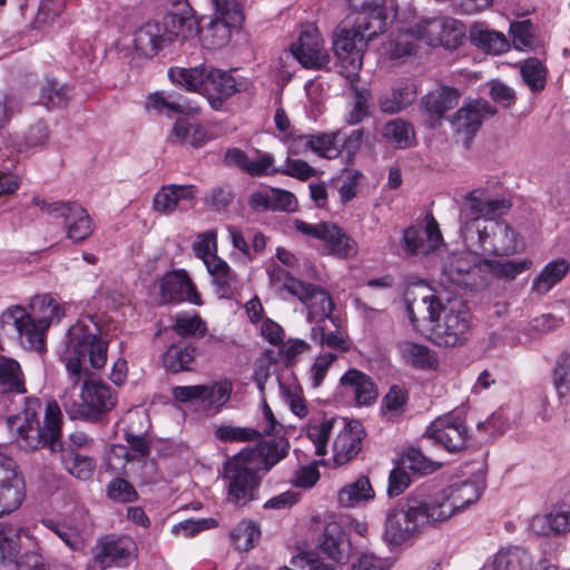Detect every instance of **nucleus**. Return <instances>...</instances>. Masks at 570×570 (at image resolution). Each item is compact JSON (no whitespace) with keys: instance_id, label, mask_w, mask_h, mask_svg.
<instances>
[{"instance_id":"1","label":"nucleus","mask_w":570,"mask_h":570,"mask_svg":"<svg viewBox=\"0 0 570 570\" xmlns=\"http://www.w3.org/2000/svg\"><path fill=\"white\" fill-rule=\"evenodd\" d=\"M415 297L412 302L407 298V313L415 323V312L425 311L430 322V338L439 346H456L468 340L471 324V314L465 303L449 292H432Z\"/></svg>"},{"instance_id":"2","label":"nucleus","mask_w":570,"mask_h":570,"mask_svg":"<svg viewBox=\"0 0 570 570\" xmlns=\"http://www.w3.org/2000/svg\"><path fill=\"white\" fill-rule=\"evenodd\" d=\"M108 342L99 335L94 316L78 320L67 332L60 358L66 365L69 380L76 387L89 373L83 366L86 360L92 368L100 370L107 363Z\"/></svg>"},{"instance_id":"3","label":"nucleus","mask_w":570,"mask_h":570,"mask_svg":"<svg viewBox=\"0 0 570 570\" xmlns=\"http://www.w3.org/2000/svg\"><path fill=\"white\" fill-rule=\"evenodd\" d=\"M42 410L38 397H26L21 412L8 419V425L21 446L38 449L49 445L51 450L60 448L62 413L57 402L46 404L43 425H40L39 414Z\"/></svg>"},{"instance_id":"4","label":"nucleus","mask_w":570,"mask_h":570,"mask_svg":"<svg viewBox=\"0 0 570 570\" xmlns=\"http://www.w3.org/2000/svg\"><path fill=\"white\" fill-rule=\"evenodd\" d=\"M482 491L480 482L459 481L412 500L424 527H438L475 503Z\"/></svg>"},{"instance_id":"5","label":"nucleus","mask_w":570,"mask_h":570,"mask_svg":"<svg viewBox=\"0 0 570 570\" xmlns=\"http://www.w3.org/2000/svg\"><path fill=\"white\" fill-rule=\"evenodd\" d=\"M337 430L333 443L334 462L343 465L352 460L361 450L364 435L358 421L346 422L344 419H314L306 428V435L314 445V453L324 456L327 452L330 434Z\"/></svg>"},{"instance_id":"6","label":"nucleus","mask_w":570,"mask_h":570,"mask_svg":"<svg viewBox=\"0 0 570 570\" xmlns=\"http://www.w3.org/2000/svg\"><path fill=\"white\" fill-rule=\"evenodd\" d=\"M269 284L278 296L286 298V295L296 297L307 309L309 323L317 320L324 321L331 317L334 307L331 295L311 283H305L292 276L281 266H274L268 271Z\"/></svg>"},{"instance_id":"7","label":"nucleus","mask_w":570,"mask_h":570,"mask_svg":"<svg viewBox=\"0 0 570 570\" xmlns=\"http://www.w3.org/2000/svg\"><path fill=\"white\" fill-rule=\"evenodd\" d=\"M262 478L263 473L255 469L248 453L238 452L224 466L226 500L240 508L257 500Z\"/></svg>"},{"instance_id":"8","label":"nucleus","mask_w":570,"mask_h":570,"mask_svg":"<svg viewBox=\"0 0 570 570\" xmlns=\"http://www.w3.org/2000/svg\"><path fill=\"white\" fill-rule=\"evenodd\" d=\"M318 548L331 561L325 562L312 553H306L292 558V563L302 570H336L337 564L347 561L351 544L338 522L326 523Z\"/></svg>"},{"instance_id":"9","label":"nucleus","mask_w":570,"mask_h":570,"mask_svg":"<svg viewBox=\"0 0 570 570\" xmlns=\"http://www.w3.org/2000/svg\"><path fill=\"white\" fill-rule=\"evenodd\" d=\"M368 41L353 24H341L335 31L333 50L338 60V71L352 82L356 80L362 68L363 53L367 48Z\"/></svg>"},{"instance_id":"10","label":"nucleus","mask_w":570,"mask_h":570,"mask_svg":"<svg viewBox=\"0 0 570 570\" xmlns=\"http://www.w3.org/2000/svg\"><path fill=\"white\" fill-rule=\"evenodd\" d=\"M471 232L462 238L465 246H476L483 254L503 256L519 250L517 234L505 222L485 220L484 225Z\"/></svg>"},{"instance_id":"11","label":"nucleus","mask_w":570,"mask_h":570,"mask_svg":"<svg viewBox=\"0 0 570 570\" xmlns=\"http://www.w3.org/2000/svg\"><path fill=\"white\" fill-rule=\"evenodd\" d=\"M32 204L53 218H63L66 235L73 242L86 239L94 230L88 212L76 202H47L36 196Z\"/></svg>"},{"instance_id":"12","label":"nucleus","mask_w":570,"mask_h":570,"mask_svg":"<svg viewBox=\"0 0 570 570\" xmlns=\"http://www.w3.org/2000/svg\"><path fill=\"white\" fill-rule=\"evenodd\" d=\"M80 396V404L69 405L68 402H63L65 410L72 419L97 420L116 405L114 391L102 381L86 379L81 386Z\"/></svg>"},{"instance_id":"13","label":"nucleus","mask_w":570,"mask_h":570,"mask_svg":"<svg viewBox=\"0 0 570 570\" xmlns=\"http://www.w3.org/2000/svg\"><path fill=\"white\" fill-rule=\"evenodd\" d=\"M356 8L353 26L370 41L384 33L395 18L394 0H351Z\"/></svg>"},{"instance_id":"14","label":"nucleus","mask_w":570,"mask_h":570,"mask_svg":"<svg viewBox=\"0 0 570 570\" xmlns=\"http://www.w3.org/2000/svg\"><path fill=\"white\" fill-rule=\"evenodd\" d=\"M423 529L422 517L410 498L386 513L383 538L392 546H401Z\"/></svg>"},{"instance_id":"15","label":"nucleus","mask_w":570,"mask_h":570,"mask_svg":"<svg viewBox=\"0 0 570 570\" xmlns=\"http://www.w3.org/2000/svg\"><path fill=\"white\" fill-rule=\"evenodd\" d=\"M212 3L217 18L208 23L203 38L208 47L216 49L229 41L232 28L239 26L244 16L238 0H212Z\"/></svg>"},{"instance_id":"16","label":"nucleus","mask_w":570,"mask_h":570,"mask_svg":"<svg viewBox=\"0 0 570 570\" xmlns=\"http://www.w3.org/2000/svg\"><path fill=\"white\" fill-rule=\"evenodd\" d=\"M466 208L462 209L461 219V237L465 234L472 233L476 228L484 225L485 220L493 219L501 208L504 207V202L494 198L491 194L482 188L474 189L465 196Z\"/></svg>"},{"instance_id":"17","label":"nucleus","mask_w":570,"mask_h":570,"mask_svg":"<svg viewBox=\"0 0 570 570\" xmlns=\"http://www.w3.org/2000/svg\"><path fill=\"white\" fill-rule=\"evenodd\" d=\"M2 323L12 325L21 344L32 351H43L45 336L48 323L45 320H35L31 314L20 305L8 307L1 315Z\"/></svg>"},{"instance_id":"18","label":"nucleus","mask_w":570,"mask_h":570,"mask_svg":"<svg viewBox=\"0 0 570 570\" xmlns=\"http://www.w3.org/2000/svg\"><path fill=\"white\" fill-rule=\"evenodd\" d=\"M295 228L306 236L323 240L328 252L335 256L347 258L357 254V245L337 225L331 223L309 224L296 219Z\"/></svg>"},{"instance_id":"19","label":"nucleus","mask_w":570,"mask_h":570,"mask_svg":"<svg viewBox=\"0 0 570 570\" xmlns=\"http://www.w3.org/2000/svg\"><path fill=\"white\" fill-rule=\"evenodd\" d=\"M262 419L255 428L223 424L215 430V438L220 442H254L264 435L278 434L282 425L274 416L265 399L262 400Z\"/></svg>"},{"instance_id":"20","label":"nucleus","mask_w":570,"mask_h":570,"mask_svg":"<svg viewBox=\"0 0 570 570\" xmlns=\"http://www.w3.org/2000/svg\"><path fill=\"white\" fill-rule=\"evenodd\" d=\"M424 435L449 452H456L465 446L468 431L464 419L459 413L450 412L436 417Z\"/></svg>"},{"instance_id":"21","label":"nucleus","mask_w":570,"mask_h":570,"mask_svg":"<svg viewBox=\"0 0 570 570\" xmlns=\"http://www.w3.org/2000/svg\"><path fill=\"white\" fill-rule=\"evenodd\" d=\"M26 498L23 476L14 461L0 453V517L17 510Z\"/></svg>"},{"instance_id":"22","label":"nucleus","mask_w":570,"mask_h":570,"mask_svg":"<svg viewBox=\"0 0 570 570\" xmlns=\"http://www.w3.org/2000/svg\"><path fill=\"white\" fill-rule=\"evenodd\" d=\"M292 53L305 68L322 69L330 63L325 42L314 24L303 27L297 42L292 46Z\"/></svg>"},{"instance_id":"23","label":"nucleus","mask_w":570,"mask_h":570,"mask_svg":"<svg viewBox=\"0 0 570 570\" xmlns=\"http://www.w3.org/2000/svg\"><path fill=\"white\" fill-rule=\"evenodd\" d=\"M495 112V108L487 100L475 99L465 102L450 118V122L458 138L468 146L473 136L480 129L484 118L493 116Z\"/></svg>"},{"instance_id":"24","label":"nucleus","mask_w":570,"mask_h":570,"mask_svg":"<svg viewBox=\"0 0 570 570\" xmlns=\"http://www.w3.org/2000/svg\"><path fill=\"white\" fill-rule=\"evenodd\" d=\"M482 570H558L548 560L537 559L529 550L513 546L500 549Z\"/></svg>"},{"instance_id":"25","label":"nucleus","mask_w":570,"mask_h":570,"mask_svg":"<svg viewBox=\"0 0 570 570\" xmlns=\"http://www.w3.org/2000/svg\"><path fill=\"white\" fill-rule=\"evenodd\" d=\"M443 245L439 224L433 217L426 220L424 228L409 227L403 234V246L411 255H429Z\"/></svg>"},{"instance_id":"26","label":"nucleus","mask_w":570,"mask_h":570,"mask_svg":"<svg viewBox=\"0 0 570 570\" xmlns=\"http://www.w3.org/2000/svg\"><path fill=\"white\" fill-rule=\"evenodd\" d=\"M197 193L195 185H166L155 194L153 207L165 215H170L177 209L185 210L194 206Z\"/></svg>"},{"instance_id":"27","label":"nucleus","mask_w":570,"mask_h":570,"mask_svg":"<svg viewBox=\"0 0 570 570\" xmlns=\"http://www.w3.org/2000/svg\"><path fill=\"white\" fill-rule=\"evenodd\" d=\"M160 296L166 303H179L188 301L200 305V295L184 269L171 271L160 279Z\"/></svg>"},{"instance_id":"28","label":"nucleus","mask_w":570,"mask_h":570,"mask_svg":"<svg viewBox=\"0 0 570 570\" xmlns=\"http://www.w3.org/2000/svg\"><path fill=\"white\" fill-rule=\"evenodd\" d=\"M135 543L130 538L106 537L100 539L94 550L95 560L101 569L124 566L131 557Z\"/></svg>"},{"instance_id":"29","label":"nucleus","mask_w":570,"mask_h":570,"mask_svg":"<svg viewBox=\"0 0 570 570\" xmlns=\"http://www.w3.org/2000/svg\"><path fill=\"white\" fill-rule=\"evenodd\" d=\"M475 268H483L476 246L450 254L442 263L444 275L454 284H465V277Z\"/></svg>"},{"instance_id":"30","label":"nucleus","mask_w":570,"mask_h":570,"mask_svg":"<svg viewBox=\"0 0 570 570\" xmlns=\"http://www.w3.org/2000/svg\"><path fill=\"white\" fill-rule=\"evenodd\" d=\"M240 452H247L255 469L264 474L287 455L288 442L284 438H276L245 448Z\"/></svg>"},{"instance_id":"31","label":"nucleus","mask_w":570,"mask_h":570,"mask_svg":"<svg viewBox=\"0 0 570 570\" xmlns=\"http://www.w3.org/2000/svg\"><path fill=\"white\" fill-rule=\"evenodd\" d=\"M170 42V37L165 28L149 21L136 30L134 36V48L142 57L149 58L156 55Z\"/></svg>"},{"instance_id":"32","label":"nucleus","mask_w":570,"mask_h":570,"mask_svg":"<svg viewBox=\"0 0 570 570\" xmlns=\"http://www.w3.org/2000/svg\"><path fill=\"white\" fill-rule=\"evenodd\" d=\"M340 382L345 393L353 395L358 405L372 404L377 397V389L372 379L356 368L345 372Z\"/></svg>"},{"instance_id":"33","label":"nucleus","mask_w":570,"mask_h":570,"mask_svg":"<svg viewBox=\"0 0 570 570\" xmlns=\"http://www.w3.org/2000/svg\"><path fill=\"white\" fill-rule=\"evenodd\" d=\"M237 91L235 78L226 71L209 67L204 94L214 109L222 107V99L233 96Z\"/></svg>"},{"instance_id":"34","label":"nucleus","mask_w":570,"mask_h":570,"mask_svg":"<svg viewBox=\"0 0 570 570\" xmlns=\"http://www.w3.org/2000/svg\"><path fill=\"white\" fill-rule=\"evenodd\" d=\"M570 271V263L563 257L547 263L534 277L531 288L539 295L549 293L556 285L568 275Z\"/></svg>"},{"instance_id":"35","label":"nucleus","mask_w":570,"mask_h":570,"mask_svg":"<svg viewBox=\"0 0 570 570\" xmlns=\"http://www.w3.org/2000/svg\"><path fill=\"white\" fill-rule=\"evenodd\" d=\"M469 37L472 43L491 55L503 53L510 48V42L503 33L489 29L484 23L472 24Z\"/></svg>"},{"instance_id":"36","label":"nucleus","mask_w":570,"mask_h":570,"mask_svg":"<svg viewBox=\"0 0 570 570\" xmlns=\"http://www.w3.org/2000/svg\"><path fill=\"white\" fill-rule=\"evenodd\" d=\"M208 139L206 129L200 124H194L186 118H178L168 135V141L174 145L203 146Z\"/></svg>"},{"instance_id":"37","label":"nucleus","mask_w":570,"mask_h":570,"mask_svg":"<svg viewBox=\"0 0 570 570\" xmlns=\"http://www.w3.org/2000/svg\"><path fill=\"white\" fill-rule=\"evenodd\" d=\"M402 362L414 368H432L436 364L435 354L425 345L412 341H401L396 344Z\"/></svg>"},{"instance_id":"38","label":"nucleus","mask_w":570,"mask_h":570,"mask_svg":"<svg viewBox=\"0 0 570 570\" xmlns=\"http://www.w3.org/2000/svg\"><path fill=\"white\" fill-rule=\"evenodd\" d=\"M209 66L199 65L193 68L171 67L168 69L169 79L184 87L188 91H202L205 90L207 81Z\"/></svg>"},{"instance_id":"39","label":"nucleus","mask_w":570,"mask_h":570,"mask_svg":"<svg viewBox=\"0 0 570 570\" xmlns=\"http://www.w3.org/2000/svg\"><path fill=\"white\" fill-rule=\"evenodd\" d=\"M0 392L4 394L27 392L24 374L20 364L13 358L0 357Z\"/></svg>"},{"instance_id":"40","label":"nucleus","mask_w":570,"mask_h":570,"mask_svg":"<svg viewBox=\"0 0 570 570\" xmlns=\"http://www.w3.org/2000/svg\"><path fill=\"white\" fill-rule=\"evenodd\" d=\"M29 307L33 314L40 315V320L47 321L49 328L66 316L68 304L58 302L50 294H41L30 299Z\"/></svg>"},{"instance_id":"41","label":"nucleus","mask_w":570,"mask_h":570,"mask_svg":"<svg viewBox=\"0 0 570 570\" xmlns=\"http://www.w3.org/2000/svg\"><path fill=\"white\" fill-rule=\"evenodd\" d=\"M212 277V283L220 296H227L237 284V275L227 262L220 257L204 264Z\"/></svg>"},{"instance_id":"42","label":"nucleus","mask_w":570,"mask_h":570,"mask_svg":"<svg viewBox=\"0 0 570 570\" xmlns=\"http://www.w3.org/2000/svg\"><path fill=\"white\" fill-rule=\"evenodd\" d=\"M460 97L459 90L451 87H441L428 94L424 104L430 114L440 118L448 110L458 106Z\"/></svg>"},{"instance_id":"43","label":"nucleus","mask_w":570,"mask_h":570,"mask_svg":"<svg viewBox=\"0 0 570 570\" xmlns=\"http://www.w3.org/2000/svg\"><path fill=\"white\" fill-rule=\"evenodd\" d=\"M419 40L412 28V24L407 28L399 30L385 45V53L391 59H401L415 52L419 47Z\"/></svg>"},{"instance_id":"44","label":"nucleus","mask_w":570,"mask_h":570,"mask_svg":"<svg viewBox=\"0 0 570 570\" xmlns=\"http://www.w3.org/2000/svg\"><path fill=\"white\" fill-rule=\"evenodd\" d=\"M374 494V490L368 479L362 476L343 487L338 491L337 500L341 505L350 508L373 499Z\"/></svg>"},{"instance_id":"45","label":"nucleus","mask_w":570,"mask_h":570,"mask_svg":"<svg viewBox=\"0 0 570 570\" xmlns=\"http://www.w3.org/2000/svg\"><path fill=\"white\" fill-rule=\"evenodd\" d=\"M415 99V90L412 82H402L380 99V108L387 114H396Z\"/></svg>"},{"instance_id":"46","label":"nucleus","mask_w":570,"mask_h":570,"mask_svg":"<svg viewBox=\"0 0 570 570\" xmlns=\"http://www.w3.org/2000/svg\"><path fill=\"white\" fill-rule=\"evenodd\" d=\"M532 261L529 258L514 261L484 259L483 268L489 271L494 277L514 279L518 275L529 271L532 267Z\"/></svg>"},{"instance_id":"47","label":"nucleus","mask_w":570,"mask_h":570,"mask_svg":"<svg viewBox=\"0 0 570 570\" xmlns=\"http://www.w3.org/2000/svg\"><path fill=\"white\" fill-rule=\"evenodd\" d=\"M382 136L387 144L401 149L410 147L415 137L412 126L400 118L386 122Z\"/></svg>"},{"instance_id":"48","label":"nucleus","mask_w":570,"mask_h":570,"mask_svg":"<svg viewBox=\"0 0 570 570\" xmlns=\"http://www.w3.org/2000/svg\"><path fill=\"white\" fill-rule=\"evenodd\" d=\"M195 347L190 344H173L164 353V366L175 373L188 371L195 358Z\"/></svg>"},{"instance_id":"49","label":"nucleus","mask_w":570,"mask_h":570,"mask_svg":"<svg viewBox=\"0 0 570 570\" xmlns=\"http://www.w3.org/2000/svg\"><path fill=\"white\" fill-rule=\"evenodd\" d=\"M553 386L562 403L570 402V353L562 352L556 361L552 374Z\"/></svg>"},{"instance_id":"50","label":"nucleus","mask_w":570,"mask_h":570,"mask_svg":"<svg viewBox=\"0 0 570 570\" xmlns=\"http://www.w3.org/2000/svg\"><path fill=\"white\" fill-rule=\"evenodd\" d=\"M166 30V33L170 37V42L173 41V37L189 39L195 37L198 33L197 21L193 16H181L176 13H170L165 19V26H163Z\"/></svg>"},{"instance_id":"51","label":"nucleus","mask_w":570,"mask_h":570,"mask_svg":"<svg viewBox=\"0 0 570 570\" xmlns=\"http://www.w3.org/2000/svg\"><path fill=\"white\" fill-rule=\"evenodd\" d=\"M261 538L258 525L250 520H242L230 532V539L236 550L248 551Z\"/></svg>"},{"instance_id":"52","label":"nucleus","mask_w":570,"mask_h":570,"mask_svg":"<svg viewBox=\"0 0 570 570\" xmlns=\"http://www.w3.org/2000/svg\"><path fill=\"white\" fill-rule=\"evenodd\" d=\"M203 389L202 406L205 409H220L228 402L233 385L228 380H223L209 385L203 384Z\"/></svg>"},{"instance_id":"53","label":"nucleus","mask_w":570,"mask_h":570,"mask_svg":"<svg viewBox=\"0 0 570 570\" xmlns=\"http://www.w3.org/2000/svg\"><path fill=\"white\" fill-rule=\"evenodd\" d=\"M341 130L313 134L312 151L326 159H335L341 155Z\"/></svg>"},{"instance_id":"54","label":"nucleus","mask_w":570,"mask_h":570,"mask_svg":"<svg viewBox=\"0 0 570 570\" xmlns=\"http://www.w3.org/2000/svg\"><path fill=\"white\" fill-rule=\"evenodd\" d=\"M62 463L66 470L79 480H88L95 470V462L91 458L77 454L72 451H65Z\"/></svg>"},{"instance_id":"55","label":"nucleus","mask_w":570,"mask_h":570,"mask_svg":"<svg viewBox=\"0 0 570 570\" xmlns=\"http://www.w3.org/2000/svg\"><path fill=\"white\" fill-rule=\"evenodd\" d=\"M412 28L415 32L419 43L423 42L430 47H438L440 45V17L421 18L412 23Z\"/></svg>"},{"instance_id":"56","label":"nucleus","mask_w":570,"mask_h":570,"mask_svg":"<svg viewBox=\"0 0 570 570\" xmlns=\"http://www.w3.org/2000/svg\"><path fill=\"white\" fill-rule=\"evenodd\" d=\"M441 20V30L440 33V45L448 49L458 48L463 38H464V26L452 18L440 17Z\"/></svg>"},{"instance_id":"57","label":"nucleus","mask_w":570,"mask_h":570,"mask_svg":"<svg viewBox=\"0 0 570 570\" xmlns=\"http://www.w3.org/2000/svg\"><path fill=\"white\" fill-rule=\"evenodd\" d=\"M521 76L532 91H540L546 86V68L537 58L527 59L521 65Z\"/></svg>"},{"instance_id":"58","label":"nucleus","mask_w":570,"mask_h":570,"mask_svg":"<svg viewBox=\"0 0 570 570\" xmlns=\"http://www.w3.org/2000/svg\"><path fill=\"white\" fill-rule=\"evenodd\" d=\"M370 94L366 90L353 88L352 101L348 105V111L345 121L348 125L362 122L370 114Z\"/></svg>"},{"instance_id":"59","label":"nucleus","mask_w":570,"mask_h":570,"mask_svg":"<svg viewBox=\"0 0 570 570\" xmlns=\"http://www.w3.org/2000/svg\"><path fill=\"white\" fill-rule=\"evenodd\" d=\"M218 527V522L214 518L187 519L174 524L170 532L175 537L193 538L202 531Z\"/></svg>"},{"instance_id":"60","label":"nucleus","mask_w":570,"mask_h":570,"mask_svg":"<svg viewBox=\"0 0 570 570\" xmlns=\"http://www.w3.org/2000/svg\"><path fill=\"white\" fill-rule=\"evenodd\" d=\"M69 99V89L56 80L47 79L41 88L40 100L48 109L63 107Z\"/></svg>"},{"instance_id":"61","label":"nucleus","mask_w":570,"mask_h":570,"mask_svg":"<svg viewBox=\"0 0 570 570\" xmlns=\"http://www.w3.org/2000/svg\"><path fill=\"white\" fill-rule=\"evenodd\" d=\"M401 465L405 470H410L413 473L428 474L438 469V464L430 461L425 455L417 449H409L401 456Z\"/></svg>"},{"instance_id":"62","label":"nucleus","mask_w":570,"mask_h":570,"mask_svg":"<svg viewBox=\"0 0 570 570\" xmlns=\"http://www.w3.org/2000/svg\"><path fill=\"white\" fill-rule=\"evenodd\" d=\"M193 250L204 264L216 258L217 256V233L215 230H207L198 234L194 244Z\"/></svg>"},{"instance_id":"63","label":"nucleus","mask_w":570,"mask_h":570,"mask_svg":"<svg viewBox=\"0 0 570 570\" xmlns=\"http://www.w3.org/2000/svg\"><path fill=\"white\" fill-rule=\"evenodd\" d=\"M175 332L180 336L204 335L206 323L196 314H178L174 324Z\"/></svg>"},{"instance_id":"64","label":"nucleus","mask_w":570,"mask_h":570,"mask_svg":"<svg viewBox=\"0 0 570 570\" xmlns=\"http://www.w3.org/2000/svg\"><path fill=\"white\" fill-rule=\"evenodd\" d=\"M107 495L112 501L128 503L138 499V493L127 480L114 479L107 487Z\"/></svg>"}]
</instances>
